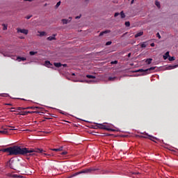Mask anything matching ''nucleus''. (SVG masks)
Here are the masks:
<instances>
[{"instance_id": "f03ea898", "label": "nucleus", "mask_w": 178, "mask_h": 178, "mask_svg": "<svg viewBox=\"0 0 178 178\" xmlns=\"http://www.w3.org/2000/svg\"><path fill=\"white\" fill-rule=\"evenodd\" d=\"M95 129H100L101 130H106L107 131H115V129H111L106 125H104V124H97Z\"/></svg>"}, {"instance_id": "4be33fe9", "label": "nucleus", "mask_w": 178, "mask_h": 178, "mask_svg": "<svg viewBox=\"0 0 178 178\" xmlns=\"http://www.w3.org/2000/svg\"><path fill=\"white\" fill-rule=\"evenodd\" d=\"M120 17H121V19H124V17H126V15H124V13L123 11H121Z\"/></svg>"}, {"instance_id": "de8ad7c7", "label": "nucleus", "mask_w": 178, "mask_h": 178, "mask_svg": "<svg viewBox=\"0 0 178 178\" xmlns=\"http://www.w3.org/2000/svg\"><path fill=\"white\" fill-rule=\"evenodd\" d=\"M133 3H134V0H131V4L133 5Z\"/></svg>"}, {"instance_id": "09e8293b", "label": "nucleus", "mask_w": 178, "mask_h": 178, "mask_svg": "<svg viewBox=\"0 0 178 178\" xmlns=\"http://www.w3.org/2000/svg\"><path fill=\"white\" fill-rule=\"evenodd\" d=\"M130 56H131V53H129V54H128V58H130Z\"/></svg>"}, {"instance_id": "1a4fd4ad", "label": "nucleus", "mask_w": 178, "mask_h": 178, "mask_svg": "<svg viewBox=\"0 0 178 178\" xmlns=\"http://www.w3.org/2000/svg\"><path fill=\"white\" fill-rule=\"evenodd\" d=\"M144 35V31H140L138 32L136 34H135L134 37L135 38H138V37H141V35Z\"/></svg>"}, {"instance_id": "9b49d317", "label": "nucleus", "mask_w": 178, "mask_h": 178, "mask_svg": "<svg viewBox=\"0 0 178 178\" xmlns=\"http://www.w3.org/2000/svg\"><path fill=\"white\" fill-rule=\"evenodd\" d=\"M55 37H56V34H54L52 36H49L47 38L49 41H52L53 40H56Z\"/></svg>"}, {"instance_id": "f257e3e1", "label": "nucleus", "mask_w": 178, "mask_h": 178, "mask_svg": "<svg viewBox=\"0 0 178 178\" xmlns=\"http://www.w3.org/2000/svg\"><path fill=\"white\" fill-rule=\"evenodd\" d=\"M2 152H8V155H35L38 154H42L44 150L42 149H29L27 147L22 148L19 146H13L0 149Z\"/></svg>"}, {"instance_id": "a18cd8bd", "label": "nucleus", "mask_w": 178, "mask_h": 178, "mask_svg": "<svg viewBox=\"0 0 178 178\" xmlns=\"http://www.w3.org/2000/svg\"><path fill=\"white\" fill-rule=\"evenodd\" d=\"M150 47H155V43L150 44Z\"/></svg>"}, {"instance_id": "39448f33", "label": "nucleus", "mask_w": 178, "mask_h": 178, "mask_svg": "<svg viewBox=\"0 0 178 178\" xmlns=\"http://www.w3.org/2000/svg\"><path fill=\"white\" fill-rule=\"evenodd\" d=\"M8 130H17V129H8V128H5L4 130L0 131L1 134H8Z\"/></svg>"}, {"instance_id": "603ef678", "label": "nucleus", "mask_w": 178, "mask_h": 178, "mask_svg": "<svg viewBox=\"0 0 178 178\" xmlns=\"http://www.w3.org/2000/svg\"><path fill=\"white\" fill-rule=\"evenodd\" d=\"M43 155L46 156H49V154H45V153H44Z\"/></svg>"}, {"instance_id": "20e7f679", "label": "nucleus", "mask_w": 178, "mask_h": 178, "mask_svg": "<svg viewBox=\"0 0 178 178\" xmlns=\"http://www.w3.org/2000/svg\"><path fill=\"white\" fill-rule=\"evenodd\" d=\"M17 33H22V34H25V35H27V34H29V30L17 28Z\"/></svg>"}, {"instance_id": "13d9d810", "label": "nucleus", "mask_w": 178, "mask_h": 178, "mask_svg": "<svg viewBox=\"0 0 178 178\" xmlns=\"http://www.w3.org/2000/svg\"><path fill=\"white\" fill-rule=\"evenodd\" d=\"M11 112H15V111H14V110H12Z\"/></svg>"}, {"instance_id": "c03bdc74", "label": "nucleus", "mask_w": 178, "mask_h": 178, "mask_svg": "<svg viewBox=\"0 0 178 178\" xmlns=\"http://www.w3.org/2000/svg\"><path fill=\"white\" fill-rule=\"evenodd\" d=\"M80 17H81V15L75 17V19H80Z\"/></svg>"}, {"instance_id": "5701e85b", "label": "nucleus", "mask_w": 178, "mask_h": 178, "mask_svg": "<svg viewBox=\"0 0 178 178\" xmlns=\"http://www.w3.org/2000/svg\"><path fill=\"white\" fill-rule=\"evenodd\" d=\"M155 5H156V6H157V8H161V3H159V1H156Z\"/></svg>"}, {"instance_id": "5fc2aeb1", "label": "nucleus", "mask_w": 178, "mask_h": 178, "mask_svg": "<svg viewBox=\"0 0 178 178\" xmlns=\"http://www.w3.org/2000/svg\"><path fill=\"white\" fill-rule=\"evenodd\" d=\"M8 127H12V129H15V127L8 126Z\"/></svg>"}, {"instance_id": "3c124183", "label": "nucleus", "mask_w": 178, "mask_h": 178, "mask_svg": "<svg viewBox=\"0 0 178 178\" xmlns=\"http://www.w3.org/2000/svg\"><path fill=\"white\" fill-rule=\"evenodd\" d=\"M5 105H8L9 106H12V104H6Z\"/></svg>"}, {"instance_id": "c756f323", "label": "nucleus", "mask_w": 178, "mask_h": 178, "mask_svg": "<svg viewBox=\"0 0 178 178\" xmlns=\"http://www.w3.org/2000/svg\"><path fill=\"white\" fill-rule=\"evenodd\" d=\"M168 60H170V62H172V60H175V57L174 56H172V57H169L168 58Z\"/></svg>"}, {"instance_id": "393cba45", "label": "nucleus", "mask_w": 178, "mask_h": 178, "mask_svg": "<svg viewBox=\"0 0 178 178\" xmlns=\"http://www.w3.org/2000/svg\"><path fill=\"white\" fill-rule=\"evenodd\" d=\"M2 26H3V30L4 31L8 30V25L3 24Z\"/></svg>"}, {"instance_id": "4468645a", "label": "nucleus", "mask_w": 178, "mask_h": 178, "mask_svg": "<svg viewBox=\"0 0 178 178\" xmlns=\"http://www.w3.org/2000/svg\"><path fill=\"white\" fill-rule=\"evenodd\" d=\"M8 176H9L10 177H13V178H19V177H20V175H12V174H8Z\"/></svg>"}, {"instance_id": "ddd939ff", "label": "nucleus", "mask_w": 178, "mask_h": 178, "mask_svg": "<svg viewBox=\"0 0 178 178\" xmlns=\"http://www.w3.org/2000/svg\"><path fill=\"white\" fill-rule=\"evenodd\" d=\"M144 136H140V138H149V135L147 133L143 134Z\"/></svg>"}, {"instance_id": "9d476101", "label": "nucleus", "mask_w": 178, "mask_h": 178, "mask_svg": "<svg viewBox=\"0 0 178 178\" xmlns=\"http://www.w3.org/2000/svg\"><path fill=\"white\" fill-rule=\"evenodd\" d=\"M44 66H46V67H51L52 66V64L51 63L50 61L46 60L44 62Z\"/></svg>"}, {"instance_id": "4c0bfd02", "label": "nucleus", "mask_w": 178, "mask_h": 178, "mask_svg": "<svg viewBox=\"0 0 178 178\" xmlns=\"http://www.w3.org/2000/svg\"><path fill=\"white\" fill-rule=\"evenodd\" d=\"M67 154V152L65 151L60 153V155H66Z\"/></svg>"}, {"instance_id": "7ed1b4c3", "label": "nucleus", "mask_w": 178, "mask_h": 178, "mask_svg": "<svg viewBox=\"0 0 178 178\" xmlns=\"http://www.w3.org/2000/svg\"><path fill=\"white\" fill-rule=\"evenodd\" d=\"M95 170H97V169L90 168L83 170L82 171L78 172V175H80L81 173H91V172H95Z\"/></svg>"}, {"instance_id": "2eb2a0df", "label": "nucleus", "mask_w": 178, "mask_h": 178, "mask_svg": "<svg viewBox=\"0 0 178 178\" xmlns=\"http://www.w3.org/2000/svg\"><path fill=\"white\" fill-rule=\"evenodd\" d=\"M170 57V56H169V51H167L165 54V55L163 56V59L165 60H166V59L168 58H169Z\"/></svg>"}, {"instance_id": "58836bf2", "label": "nucleus", "mask_w": 178, "mask_h": 178, "mask_svg": "<svg viewBox=\"0 0 178 178\" xmlns=\"http://www.w3.org/2000/svg\"><path fill=\"white\" fill-rule=\"evenodd\" d=\"M119 15H120V13H115V15H114V17H118V16H119Z\"/></svg>"}, {"instance_id": "6e6d98bb", "label": "nucleus", "mask_w": 178, "mask_h": 178, "mask_svg": "<svg viewBox=\"0 0 178 178\" xmlns=\"http://www.w3.org/2000/svg\"><path fill=\"white\" fill-rule=\"evenodd\" d=\"M72 76H76V74L74 73H72Z\"/></svg>"}, {"instance_id": "dca6fc26", "label": "nucleus", "mask_w": 178, "mask_h": 178, "mask_svg": "<svg viewBox=\"0 0 178 178\" xmlns=\"http://www.w3.org/2000/svg\"><path fill=\"white\" fill-rule=\"evenodd\" d=\"M63 147H60L59 148H57V149H51V151L58 152V151H63Z\"/></svg>"}, {"instance_id": "a878e982", "label": "nucleus", "mask_w": 178, "mask_h": 178, "mask_svg": "<svg viewBox=\"0 0 178 178\" xmlns=\"http://www.w3.org/2000/svg\"><path fill=\"white\" fill-rule=\"evenodd\" d=\"M17 59H19L20 60H26V58H24V57H20V56H18L17 58Z\"/></svg>"}, {"instance_id": "72a5a7b5", "label": "nucleus", "mask_w": 178, "mask_h": 178, "mask_svg": "<svg viewBox=\"0 0 178 178\" xmlns=\"http://www.w3.org/2000/svg\"><path fill=\"white\" fill-rule=\"evenodd\" d=\"M17 111H24L26 109V108H22V107H18Z\"/></svg>"}, {"instance_id": "b1692460", "label": "nucleus", "mask_w": 178, "mask_h": 178, "mask_svg": "<svg viewBox=\"0 0 178 178\" xmlns=\"http://www.w3.org/2000/svg\"><path fill=\"white\" fill-rule=\"evenodd\" d=\"M36 54H38L37 51H30L29 52V55H31V56H33L35 55Z\"/></svg>"}, {"instance_id": "cd10ccee", "label": "nucleus", "mask_w": 178, "mask_h": 178, "mask_svg": "<svg viewBox=\"0 0 178 178\" xmlns=\"http://www.w3.org/2000/svg\"><path fill=\"white\" fill-rule=\"evenodd\" d=\"M38 107H34V106H29V107H26L25 108L26 109H36Z\"/></svg>"}, {"instance_id": "aec40b11", "label": "nucleus", "mask_w": 178, "mask_h": 178, "mask_svg": "<svg viewBox=\"0 0 178 178\" xmlns=\"http://www.w3.org/2000/svg\"><path fill=\"white\" fill-rule=\"evenodd\" d=\"M145 62L147 65H151V63L152 62V58H147Z\"/></svg>"}, {"instance_id": "6ab92c4d", "label": "nucleus", "mask_w": 178, "mask_h": 178, "mask_svg": "<svg viewBox=\"0 0 178 178\" xmlns=\"http://www.w3.org/2000/svg\"><path fill=\"white\" fill-rule=\"evenodd\" d=\"M149 140H151V141L155 142V140H156V138H155V137H154L152 136L149 135Z\"/></svg>"}, {"instance_id": "79ce46f5", "label": "nucleus", "mask_w": 178, "mask_h": 178, "mask_svg": "<svg viewBox=\"0 0 178 178\" xmlns=\"http://www.w3.org/2000/svg\"><path fill=\"white\" fill-rule=\"evenodd\" d=\"M32 15H28L26 17V19H27V20H29V19H31Z\"/></svg>"}, {"instance_id": "f3484780", "label": "nucleus", "mask_w": 178, "mask_h": 178, "mask_svg": "<svg viewBox=\"0 0 178 178\" xmlns=\"http://www.w3.org/2000/svg\"><path fill=\"white\" fill-rule=\"evenodd\" d=\"M148 42H143L141 44H140V47L141 48H146L147 47V43Z\"/></svg>"}, {"instance_id": "7c9ffc66", "label": "nucleus", "mask_w": 178, "mask_h": 178, "mask_svg": "<svg viewBox=\"0 0 178 178\" xmlns=\"http://www.w3.org/2000/svg\"><path fill=\"white\" fill-rule=\"evenodd\" d=\"M115 79H116V77H112V76L108 77V80L110 81H113V80H115Z\"/></svg>"}, {"instance_id": "49530a36", "label": "nucleus", "mask_w": 178, "mask_h": 178, "mask_svg": "<svg viewBox=\"0 0 178 178\" xmlns=\"http://www.w3.org/2000/svg\"><path fill=\"white\" fill-rule=\"evenodd\" d=\"M10 168L11 169H14V170H15V168H13V166L12 165V164H10Z\"/></svg>"}, {"instance_id": "c85d7f7f", "label": "nucleus", "mask_w": 178, "mask_h": 178, "mask_svg": "<svg viewBox=\"0 0 178 178\" xmlns=\"http://www.w3.org/2000/svg\"><path fill=\"white\" fill-rule=\"evenodd\" d=\"M38 33H40V37L45 35V32H44V31H42V32L38 31Z\"/></svg>"}, {"instance_id": "f8f14e48", "label": "nucleus", "mask_w": 178, "mask_h": 178, "mask_svg": "<svg viewBox=\"0 0 178 178\" xmlns=\"http://www.w3.org/2000/svg\"><path fill=\"white\" fill-rule=\"evenodd\" d=\"M143 73V76H145V70L140 69L136 71V73Z\"/></svg>"}, {"instance_id": "c9c22d12", "label": "nucleus", "mask_w": 178, "mask_h": 178, "mask_svg": "<svg viewBox=\"0 0 178 178\" xmlns=\"http://www.w3.org/2000/svg\"><path fill=\"white\" fill-rule=\"evenodd\" d=\"M59 6H60V1H58L56 5V8H59Z\"/></svg>"}, {"instance_id": "2f4dec72", "label": "nucleus", "mask_w": 178, "mask_h": 178, "mask_svg": "<svg viewBox=\"0 0 178 178\" xmlns=\"http://www.w3.org/2000/svg\"><path fill=\"white\" fill-rule=\"evenodd\" d=\"M125 26H126V27H130V22H126Z\"/></svg>"}, {"instance_id": "a211bd4d", "label": "nucleus", "mask_w": 178, "mask_h": 178, "mask_svg": "<svg viewBox=\"0 0 178 178\" xmlns=\"http://www.w3.org/2000/svg\"><path fill=\"white\" fill-rule=\"evenodd\" d=\"M54 65L56 67H60L62 66V63H54Z\"/></svg>"}, {"instance_id": "4d7b16f0", "label": "nucleus", "mask_w": 178, "mask_h": 178, "mask_svg": "<svg viewBox=\"0 0 178 178\" xmlns=\"http://www.w3.org/2000/svg\"><path fill=\"white\" fill-rule=\"evenodd\" d=\"M11 112H15V111H14V110H12Z\"/></svg>"}, {"instance_id": "a19ab883", "label": "nucleus", "mask_w": 178, "mask_h": 178, "mask_svg": "<svg viewBox=\"0 0 178 178\" xmlns=\"http://www.w3.org/2000/svg\"><path fill=\"white\" fill-rule=\"evenodd\" d=\"M112 44V41H108L106 43V45H111Z\"/></svg>"}, {"instance_id": "6e6552de", "label": "nucleus", "mask_w": 178, "mask_h": 178, "mask_svg": "<svg viewBox=\"0 0 178 178\" xmlns=\"http://www.w3.org/2000/svg\"><path fill=\"white\" fill-rule=\"evenodd\" d=\"M176 67H178V65H168L166 67L167 70H172V69H176Z\"/></svg>"}, {"instance_id": "473e14b6", "label": "nucleus", "mask_w": 178, "mask_h": 178, "mask_svg": "<svg viewBox=\"0 0 178 178\" xmlns=\"http://www.w3.org/2000/svg\"><path fill=\"white\" fill-rule=\"evenodd\" d=\"M111 65H118V60H114L111 62Z\"/></svg>"}, {"instance_id": "864d4df0", "label": "nucleus", "mask_w": 178, "mask_h": 178, "mask_svg": "<svg viewBox=\"0 0 178 178\" xmlns=\"http://www.w3.org/2000/svg\"><path fill=\"white\" fill-rule=\"evenodd\" d=\"M26 1H28L29 2H33V1L34 0H26Z\"/></svg>"}, {"instance_id": "8fccbe9b", "label": "nucleus", "mask_w": 178, "mask_h": 178, "mask_svg": "<svg viewBox=\"0 0 178 178\" xmlns=\"http://www.w3.org/2000/svg\"><path fill=\"white\" fill-rule=\"evenodd\" d=\"M63 66L64 67H66L67 66V64H63Z\"/></svg>"}, {"instance_id": "052dcab7", "label": "nucleus", "mask_w": 178, "mask_h": 178, "mask_svg": "<svg viewBox=\"0 0 178 178\" xmlns=\"http://www.w3.org/2000/svg\"><path fill=\"white\" fill-rule=\"evenodd\" d=\"M11 109H15V108L13 107V108H11Z\"/></svg>"}, {"instance_id": "423d86ee", "label": "nucleus", "mask_w": 178, "mask_h": 178, "mask_svg": "<svg viewBox=\"0 0 178 178\" xmlns=\"http://www.w3.org/2000/svg\"><path fill=\"white\" fill-rule=\"evenodd\" d=\"M151 70H155V67H151L150 68L145 70V74H149V73H151Z\"/></svg>"}, {"instance_id": "37998d69", "label": "nucleus", "mask_w": 178, "mask_h": 178, "mask_svg": "<svg viewBox=\"0 0 178 178\" xmlns=\"http://www.w3.org/2000/svg\"><path fill=\"white\" fill-rule=\"evenodd\" d=\"M27 113H35V111H28V112H26V114Z\"/></svg>"}, {"instance_id": "f704fd0d", "label": "nucleus", "mask_w": 178, "mask_h": 178, "mask_svg": "<svg viewBox=\"0 0 178 178\" xmlns=\"http://www.w3.org/2000/svg\"><path fill=\"white\" fill-rule=\"evenodd\" d=\"M60 113H61V115H65V116H66V115H67V113L62 111H60Z\"/></svg>"}, {"instance_id": "e433bc0d", "label": "nucleus", "mask_w": 178, "mask_h": 178, "mask_svg": "<svg viewBox=\"0 0 178 178\" xmlns=\"http://www.w3.org/2000/svg\"><path fill=\"white\" fill-rule=\"evenodd\" d=\"M5 95H8L6 93H0V97H5Z\"/></svg>"}, {"instance_id": "412c9836", "label": "nucleus", "mask_w": 178, "mask_h": 178, "mask_svg": "<svg viewBox=\"0 0 178 178\" xmlns=\"http://www.w3.org/2000/svg\"><path fill=\"white\" fill-rule=\"evenodd\" d=\"M107 33H111V31L107 30V31H103L99 33V35H104V34H107Z\"/></svg>"}, {"instance_id": "bf43d9fd", "label": "nucleus", "mask_w": 178, "mask_h": 178, "mask_svg": "<svg viewBox=\"0 0 178 178\" xmlns=\"http://www.w3.org/2000/svg\"><path fill=\"white\" fill-rule=\"evenodd\" d=\"M23 38H23V37H21V39H23Z\"/></svg>"}, {"instance_id": "bb28decb", "label": "nucleus", "mask_w": 178, "mask_h": 178, "mask_svg": "<svg viewBox=\"0 0 178 178\" xmlns=\"http://www.w3.org/2000/svg\"><path fill=\"white\" fill-rule=\"evenodd\" d=\"M86 77L88 79H95V76H92V75H86Z\"/></svg>"}, {"instance_id": "0eeeda50", "label": "nucleus", "mask_w": 178, "mask_h": 178, "mask_svg": "<svg viewBox=\"0 0 178 178\" xmlns=\"http://www.w3.org/2000/svg\"><path fill=\"white\" fill-rule=\"evenodd\" d=\"M72 21V17H69L67 19H62V23L63 24H67V23L70 22Z\"/></svg>"}, {"instance_id": "ea45409f", "label": "nucleus", "mask_w": 178, "mask_h": 178, "mask_svg": "<svg viewBox=\"0 0 178 178\" xmlns=\"http://www.w3.org/2000/svg\"><path fill=\"white\" fill-rule=\"evenodd\" d=\"M156 37H158V38L161 40V34H159V33H156Z\"/></svg>"}]
</instances>
